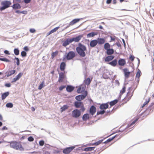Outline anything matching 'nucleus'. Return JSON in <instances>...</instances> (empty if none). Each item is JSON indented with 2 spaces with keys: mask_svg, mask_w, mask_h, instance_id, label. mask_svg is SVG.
<instances>
[{
  "mask_svg": "<svg viewBox=\"0 0 154 154\" xmlns=\"http://www.w3.org/2000/svg\"><path fill=\"white\" fill-rule=\"evenodd\" d=\"M69 44L72 42L71 38H67Z\"/></svg>",
  "mask_w": 154,
  "mask_h": 154,
  "instance_id": "338daca9",
  "label": "nucleus"
},
{
  "mask_svg": "<svg viewBox=\"0 0 154 154\" xmlns=\"http://www.w3.org/2000/svg\"><path fill=\"white\" fill-rule=\"evenodd\" d=\"M0 60L7 62H10L9 60L6 57L0 58Z\"/></svg>",
  "mask_w": 154,
  "mask_h": 154,
  "instance_id": "c03bdc74",
  "label": "nucleus"
},
{
  "mask_svg": "<svg viewBox=\"0 0 154 154\" xmlns=\"http://www.w3.org/2000/svg\"><path fill=\"white\" fill-rule=\"evenodd\" d=\"M103 139L101 140H98V141H97L96 142H95L94 144H95V145L97 146V145H99L103 142Z\"/></svg>",
  "mask_w": 154,
  "mask_h": 154,
  "instance_id": "8fccbe9b",
  "label": "nucleus"
},
{
  "mask_svg": "<svg viewBox=\"0 0 154 154\" xmlns=\"http://www.w3.org/2000/svg\"><path fill=\"white\" fill-rule=\"evenodd\" d=\"M106 112L105 110H102L100 111H97V113L96 115L98 116L100 114L103 115Z\"/></svg>",
  "mask_w": 154,
  "mask_h": 154,
  "instance_id": "58836bf2",
  "label": "nucleus"
},
{
  "mask_svg": "<svg viewBox=\"0 0 154 154\" xmlns=\"http://www.w3.org/2000/svg\"><path fill=\"white\" fill-rule=\"evenodd\" d=\"M24 51H29V48H28V46H26L24 47L23 48Z\"/></svg>",
  "mask_w": 154,
  "mask_h": 154,
  "instance_id": "13d9d810",
  "label": "nucleus"
},
{
  "mask_svg": "<svg viewBox=\"0 0 154 154\" xmlns=\"http://www.w3.org/2000/svg\"><path fill=\"white\" fill-rule=\"evenodd\" d=\"M88 94V91H85L84 93H83L82 94L76 96L75 99L78 101H81V100L84 99L86 97Z\"/></svg>",
  "mask_w": 154,
  "mask_h": 154,
  "instance_id": "39448f33",
  "label": "nucleus"
},
{
  "mask_svg": "<svg viewBox=\"0 0 154 154\" xmlns=\"http://www.w3.org/2000/svg\"><path fill=\"white\" fill-rule=\"evenodd\" d=\"M152 109V108L148 107L144 111L145 112V115L146 116L149 115Z\"/></svg>",
  "mask_w": 154,
  "mask_h": 154,
  "instance_id": "2f4dec72",
  "label": "nucleus"
},
{
  "mask_svg": "<svg viewBox=\"0 0 154 154\" xmlns=\"http://www.w3.org/2000/svg\"><path fill=\"white\" fill-rule=\"evenodd\" d=\"M76 151H80L82 150V151H84V149H83L82 147H79L78 148L76 149Z\"/></svg>",
  "mask_w": 154,
  "mask_h": 154,
  "instance_id": "e2e57ef3",
  "label": "nucleus"
},
{
  "mask_svg": "<svg viewBox=\"0 0 154 154\" xmlns=\"http://www.w3.org/2000/svg\"><path fill=\"white\" fill-rule=\"evenodd\" d=\"M60 27V26H57V27L53 29H52L51 30L50 32H52V33H53L55 32L57 30H58L59 28Z\"/></svg>",
  "mask_w": 154,
  "mask_h": 154,
  "instance_id": "de8ad7c7",
  "label": "nucleus"
},
{
  "mask_svg": "<svg viewBox=\"0 0 154 154\" xmlns=\"http://www.w3.org/2000/svg\"><path fill=\"white\" fill-rule=\"evenodd\" d=\"M1 4L2 5L0 6L1 11H2L10 7L12 3L10 1L4 0L2 1Z\"/></svg>",
  "mask_w": 154,
  "mask_h": 154,
  "instance_id": "7ed1b4c3",
  "label": "nucleus"
},
{
  "mask_svg": "<svg viewBox=\"0 0 154 154\" xmlns=\"http://www.w3.org/2000/svg\"><path fill=\"white\" fill-rule=\"evenodd\" d=\"M14 60H16V64L17 66H19L20 64V61L19 58L15 57Z\"/></svg>",
  "mask_w": 154,
  "mask_h": 154,
  "instance_id": "09e8293b",
  "label": "nucleus"
},
{
  "mask_svg": "<svg viewBox=\"0 0 154 154\" xmlns=\"http://www.w3.org/2000/svg\"><path fill=\"white\" fill-rule=\"evenodd\" d=\"M118 64L119 66H124L126 64L125 59L123 58L120 59L118 61Z\"/></svg>",
  "mask_w": 154,
  "mask_h": 154,
  "instance_id": "f8f14e48",
  "label": "nucleus"
},
{
  "mask_svg": "<svg viewBox=\"0 0 154 154\" xmlns=\"http://www.w3.org/2000/svg\"><path fill=\"white\" fill-rule=\"evenodd\" d=\"M123 71L124 74L125 79L128 78L130 76L131 72L128 71V69L127 68L124 69H123Z\"/></svg>",
  "mask_w": 154,
  "mask_h": 154,
  "instance_id": "1a4fd4ad",
  "label": "nucleus"
},
{
  "mask_svg": "<svg viewBox=\"0 0 154 154\" xmlns=\"http://www.w3.org/2000/svg\"><path fill=\"white\" fill-rule=\"evenodd\" d=\"M13 9L14 10H16L20 9L21 8V6L19 3H14L12 6Z\"/></svg>",
  "mask_w": 154,
  "mask_h": 154,
  "instance_id": "f3484780",
  "label": "nucleus"
},
{
  "mask_svg": "<svg viewBox=\"0 0 154 154\" xmlns=\"http://www.w3.org/2000/svg\"><path fill=\"white\" fill-rule=\"evenodd\" d=\"M97 44V40L94 39L91 41L90 43V45L91 47H94Z\"/></svg>",
  "mask_w": 154,
  "mask_h": 154,
  "instance_id": "dca6fc26",
  "label": "nucleus"
},
{
  "mask_svg": "<svg viewBox=\"0 0 154 154\" xmlns=\"http://www.w3.org/2000/svg\"><path fill=\"white\" fill-rule=\"evenodd\" d=\"M66 66V63L65 62H62L60 65V70L62 71L65 72V69Z\"/></svg>",
  "mask_w": 154,
  "mask_h": 154,
  "instance_id": "412c9836",
  "label": "nucleus"
},
{
  "mask_svg": "<svg viewBox=\"0 0 154 154\" xmlns=\"http://www.w3.org/2000/svg\"><path fill=\"white\" fill-rule=\"evenodd\" d=\"M115 57V56L114 55H109L108 56H107L104 59V60L106 62H109L112 60Z\"/></svg>",
  "mask_w": 154,
  "mask_h": 154,
  "instance_id": "a211bd4d",
  "label": "nucleus"
},
{
  "mask_svg": "<svg viewBox=\"0 0 154 154\" xmlns=\"http://www.w3.org/2000/svg\"><path fill=\"white\" fill-rule=\"evenodd\" d=\"M89 116L88 113L84 114L82 116V119L83 121H86L89 119Z\"/></svg>",
  "mask_w": 154,
  "mask_h": 154,
  "instance_id": "cd10ccee",
  "label": "nucleus"
},
{
  "mask_svg": "<svg viewBox=\"0 0 154 154\" xmlns=\"http://www.w3.org/2000/svg\"><path fill=\"white\" fill-rule=\"evenodd\" d=\"M141 75V71L139 70L138 69L136 75V77L138 79H139L140 76Z\"/></svg>",
  "mask_w": 154,
  "mask_h": 154,
  "instance_id": "e433bc0d",
  "label": "nucleus"
},
{
  "mask_svg": "<svg viewBox=\"0 0 154 154\" xmlns=\"http://www.w3.org/2000/svg\"><path fill=\"white\" fill-rule=\"evenodd\" d=\"M118 102V100L116 99L113 100H112L109 103V105H110V107H111L112 106L115 105Z\"/></svg>",
  "mask_w": 154,
  "mask_h": 154,
  "instance_id": "a878e982",
  "label": "nucleus"
},
{
  "mask_svg": "<svg viewBox=\"0 0 154 154\" xmlns=\"http://www.w3.org/2000/svg\"><path fill=\"white\" fill-rule=\"evenodd\" d=\"M9 94V92L7 91L3 93L2 95V100H4Z\"/></svg>",
  "mask_w": 154,
  "mask_h": 154,
  "instance_id": "c85d7f7f",
  "label": "nucleus"
},
{
  "mask_svg": "<svg viewBox=\"0 0 154 154\" xmlns=\"http://www.w3.org/2000/svg\"><path fill=\"white\" fill-rule=\"evenodd\" d=\"M95 148V147H88L84 148V150L86 151H90L94 150Z\"/></svg>",
  "mask_w": 154,
  "mask_h": 154,
  "instance_id": "7c9ffc66",
  "label": "nucleus"
},
{
  "mask_svg": "<svg viewBox=\"0 0 154 154\" xmlns=\"http://www.w3.org/2000/svg\"><path fill=\"white\" fill-rule=\"evenodd\" d=\"M31 0H24V2L26 4H28L31 2Z\"/></svg>",
  "mask_w": 154,
  "mask_h": 154,
  "instance_id": "0e129e2a",
  "label": "nucleus"
},
{
  "mask_svg": "<svg viewBox=\"0 0 154 154\" xmlns=\"http://www.w3.org/2000/svg\"><path fill=\"white\" fill-rule=\"evenodd\" d=\"M77 52L81 57H84L86 56L85 51H86V47L81 43H79L78 46L76 48Z\"/></svg>",
  "mask_w": 154,
  "mask_h": 154,
  "instance_id": "f257e3e1",
  "label": "nucleus"
},
{
  "mask_svg": "<svg viewBox=\"0 0 154 154\" xmlns=\"http://www.w3.org/2000/svg\"><path fill=\"white\" fill-rule=\"evenodd\" d=\"M68 108L69 106L67 105H64L60 108L61 111L62 112H63L68 109Z\"/></svg>",
  "mask_w": 154,
  "mask_h": 154,
  "instance_id": "473e14b6",
  "label": "nucleus"
},
{
  "mask_svg": "<svg viewBox=\"0 0 154 154\" xmlns=\"http://www.w3.org/2000/svg\"><path fill=\"white\" fill-rule=\"evenodd\" d=\"M80 108H81L80 110L82 112H84L85 109V108L83 104L82 105V106L80 107Z\"/></svg>",
  "mask_w": 154,
  "mask_h": 154,
  "instance_id": "6e6d98bb",
  "label": "nucleus"
},
{
  "mask_svg": "<svg viewBox=\"0 0 154 154\" xmlns=\"http://www.w3.org/2000/svg\"><path fill=\"white\" fill-rule=\"evenodd\" d=\"M81 19L75 18L73 20L69 23V25H72L79 22Z\"/></svg>",
  "mask_w": 154,
  "mask_h": 154,
  "instance_id": "b1692460",
  "label": "nucleus"
},
{
  "mask_svg": "<svg viewBox=\"0 0 154 154\" xmlns=\"http://www.w3.org/2000/svg\"><path fill=\"white\" fill-rule=\"evenodd\" d=\"M135 57L134 56L130 55L129 59L132 61H133Z\"/></svg>",
  "mask_w": 154,
  "mask_h": 154,
  "instance_id": "680f3d73",
  "label": "nucleus"
},
{
  "mask_svg": "<svg viewBox=\"0 0 154 154\" xmlns=\"http://www.w3.org/2000/svg\"><path fill=\"white\" fill-rule=\"evenodd\" d=\"M85 91V88L84 87H83L82 88L81 87H79L78 88L77 90V92L78 94H79L82 92H83V93H84Z\"/></svg>",
  "mask_w": 154,
  "mask_h": 154,
  "instance_id": "c756f323",
  "label": "nucleus"
},
{
  "mask_svg": "<svg viewBox=\"0 0 154 154\" xmlns=\"http://www.w3.org/2000/svg\"><path fill=\"white\" fill-rule=\"evenodd\" d=\"M14 52L16 55H18L19 54L20 50L18 48H15L14 50Z\"/></svg>",
  "mask_w": 154,
  "mask_h": 154,
  "instance_id": "f704fd0d",
  "label": "nucleus"
},
{
  "mask_svg": "<svg viewBox=\"0 0 154 154\" xmlns=\"http://www.w3.org/2000/svg\"><path fill=\"white\" fill-rule=\"evenodd\" d=\"M16 71L15 70H9L7 71L5 73L6 74V75L8 77H9L14 74L15 73Z\"/></svg>",
  "mask_w": 154,
  "mask_h": 154,
  "instance_id": "5701e85b",
  "label": "nucleus"
},
{
  "mask_svg": "<svg viewBox=\"0 0 154 154\" xmlns=\"http://www.w3.org/2000/svg\"><path fill=\"white\" fill-rule=\"evenodd\" d=\"M4 53L6 54L9 55L10 54L9 51L7 50H5L4 51Z\"/></svg>",
  "mask_w": 154,
  "mask_h": 154,
  "instance_id": "69168bd1",
  "label": "nucleus"
},
{
  "mask_svg": "<svg viewBox=\"0 0 154 154\" xmlns=\"http://www.w3.org/2000/svg\"><path fill=\"white\" fill-rule=\"evenodd\" d=\"M44 143L45 142L43 140H41L39 142V145L41 146H43L44 145Z\"/></svg>",
  "mask_w": 154,
  "mask_h": 154,
  "instance_id": "5fc2aeb1",
  "label": "nucleus"
},
{
  "mask_svg": "<svg viewBox=\"0 0 154 154\" xmlns=\"http://www.w3.org/2000/svg\"><path fill=\"white\" fill-rule=\"evenodd\" d=\"M60 152V151L59 149H58V150L54 149L53 150V153H55V154L58 153H59Z\"/></svg>",
  "mask_w": 154,
  "mask_h": 154,
  "instance_id": "bf43d9fd",
  "label": "nucleus"
},
{
  "mask_svg": "<svg viewBox=\"0 0 154 154\" xmlns=\"http://www.w3.org/2000/svg\"><path fill=\"white\" fill-rule=\"evenodd\" d=\"M150 98H149L147 101H146L144 103L143 106H142V108L143 107L147 104L150 101Z\"/></svg>",
  "mask_w": 154,
  "mask_h": 154,
  "instance_id": "3c124183",
  "label": "nucleus"
},
{
  "mask_svg": "<svg viewBox=\"0 0 154 154\" xmlns=\"http://www.w3.org/2000/svg\"><path fill=\"white\" fill-rule=\"evenodd\" d=\"M78 146V145H77L66 147L63 150V152L65 154H68L75 148V146Z\"/></svg>",
  "mask_w": 154,
  "mask_h": 154,
  "instance_id": "423d86ee",
  "label": "nucleus"
},
{
  "mask_svg": "<svg viewBox=\"0 0 154 154\" xmlns=\"http://www.w3.org/2000/svg\"><path fill=\"white\" fill-rule=\"evenodd\" d=\"M36 31L33 28H31L29 29V32L32 33H34Z\"/></svg>",
  "mask_w": 154,
  "mask_h": 154,
  "instance_id": "4d7b16f0",
  "label": "nucleus"
},
{
  "mask_svg": "<svg viewBox=\"0 0 154 154\" xmlns=\"http://www.w3.org/2000/svg\"><path fill=\"white\" fill-rule=\"evenodd\" d=\"M91 82V80L89 78H88L85 80V84L88 85L90 84Z\"/></svg>",
  "mask_w": 154,
  "mask_h": 154,
  "instance_id": "c9c22d12",
  "label": "nucleus"
},
{
  "mask_svg": "<svg viewBox=\"0 0 154 154\" xmlns=\"http://www.w3.org/2000/svg\"><path fill=\"white\" fill-rule=\"evenodd\" d=\"M11 148L16 150H19L20 151H23L24 149L21 144L20 142L17 141H14L9 142Z\"/></svg>",
  "mask_w": 154,
  "mask_h": 154,
  "instance_id": "f03ea898",
  "label": "nucleus"
},
{
  "mask_svg": "<svg viewBox=\"0 0 154 154\" xmlns=\"http://www.w3.org/2000/svg\"><path fill=\"white\" fill-rule=\"evenodd\" d=\"M65 54L63 58V61L66 59L68 60H71L75 56V53L72 51H70L67 53H66Z\"/></svg>",
  "mask_w": 154,
  "mask_h": 154,
  "instance_id": "20e7f679",
  "label": "nucleus"
},
{
  "mask_svg": "<svg viewBox=\"0 0 154 154\" xmlns=\"http://www.w3.org/2000/svg\"><path fill=\"white\" fill-rule=\"evenodd\" d=\"M75 87L71 85H68L66 87V91L69 92H72L74 89Z\"/></svg>",
  "mask_w": 154,
  "mask_h": 154,
  "instance_id": "4be33fe9",
  "label": "nucleus"
},
{
  "mask_svg": "<svg viewBox=\"0 0 154 154\" xmlns=\"http://www.w3.org/2000/svg\"><path fill=\"white\" fill-rule=\"evenodd\" d=\"M96 108L94 106H91L89 109V113L92 115L93 116L96 111Z\"/></svg>",
  "mask_w": 154,
  "mask_h": 154,
  "instance_id": "ddd939ff",
  "label": "nucleus"
},
{
  "mask_svg": "<svg viewBox=\"0 0 154 154\" xmlns=\"http://www.w3.org/2000/svg\"><path fill=\"white\" fill-rule=\"evenodd\" d=\"M108 64L112 66L115 67L118 64V61L116 59H115L111 61L108 63Z\"/></svg>",
  "mask_w": 154,
  "mask_h": 154,
  "instance_id": "aec40b11",
  "label": "nucleus"
},
{
  "mask_svg": "<svg viewBox=\"0 0 154 154\" xmlns=\"http://www.w3.org/2000/svg\"><path fill=\"white\" fill-rule=\"evenodd\" d=\"M44 81H43L38 86V90H41L44 86Z\"/></svg>",
  "mask_w": 154,
  "mask_h": 154,
  "instance_id": "79ce46f5",
  "label": "nucleus"
},
{
  "mask_svg": "<svg viewBox=\"0 0 154 154\" xmlns=\"http://www.w3.org/2000/svg\"><path fill=\"white\" fill-rule=\"evenodd\" d=\"M34 138L33 137L31 136H29L28 137V140L29 142H32L34 140Z\"/></svg>",
  "mask_w": 154,
  "mask_h": 154,
  "instance_id": "603ef678",
  "label": "nucleus"
},
{
  "mask_svg": "<svg viewBox=\"0 0 154 154\" xmlns=\"http://www.w3.org/2000/svg\"><path fill=\"white\" fill-rule=\"evenodd\" d=\"M126 87L125 86H123V88H122V90L120 91V94H123L125 93V90H126Z\"/></svg>",
  "mask_w": 154,
  "mask_h": 154,
  "instance_id": "49530a36",
  "label": "nucleus"
},
{
  "mask_svg": "<svg viewBox=\"0 0 154 154\" xmlns=\"http://www.w3.org/2000/svg\"><path fill=\"white\" fill-rule=\"evenodd\" d=\"M109 103L108 102L106 103H102L100 106V109L101 110H105L109 107Z\"/></svg>",
  "mask_w": 154,
  "mask_h": 154,
  "instance_id": "9d476101",
  "label": "nucleus"
},
{
  "mask_svg": "<svg viewBox=\"0 0 154 154\" xmlns=\"http://www.w3.org/2000/svg\"><path fill=\"white\" fill-rule=\"evenodd\" d=\"M21 56L23 57H25L27 55V53L25 51H22L21 53Z\"/></svg>",
  "mask_w": 154,
  "mask_h": 154,
  "instance_id": "a18cd8bd",
  "label": "nucleus"
},
{
  "mask_svg": "<svg viewBox=\"0 0 154 154\" xmlns=\"http://www.w3.org/2000/svg\"><path fill=\"white\" fill-rule=\"evenodd\" d=\"M97 34V32H92L88 34L87 35V37L88 38L92 37Z\"/></svg>",
  "mask_w": 154,
  "mask_h": 154,
  "instance_id": "6ab92c4d",
  "label": "nucleus"
},
{
  "mask_svg": "<svg viewBox=\"0 0 154 154\" xmlns=\"http://www.w3.org/2000/svg\"><path fill=\"white\" fill-rule=\"evenodd\" d=\"M110 37L111 39V41L109 42H110L111 41H113L115 40V38L114 37H112V36H110Z\"/></svg>",
  "mask_w": 154,
  "mask_h": 154,
  "instance_id": "774afa93",
  "label": "nucleus"
},
{
  "mask_svg": "<svg viewBox=\"0 0 154 154\" xmlns=\"http://www.w3.org/2000/svg\"><path fill=\"white\" fill-rule=\"evenodd\" d=\"M58 51H56L54 52H53L51 54V57L53 59L55 57L57 56L58 54Z\"/></svg>",
  "mask_w": 154,
  "mask_h": 154,
  "instance_id": "37998d69",
  "label": "nucleus"
},
{
  "mask_svg": "<svg viewBox=\"0 0 154 154\" xmlns=\"http://www.w3.org/2000/svg\"><path fill=\"white\" fill-rule=\"evenodd\" d=\"M13 106V104L12 103H7L6 105V106L7 108H12Z\"/></svg>",
  "mask_w": 154,
  "mask_h": 154,
  "instance_id": "ea45409f",
  "label": "nucleus"
},
{
  "mask_svg": "<svg viewBox=\"0 0 154 154\" xmlns=\"http://www.w3.org/2000/svg\"><path fill=\"white\" fill-rule=\"evenodd\" d=\"M72 115L74 118H78L81 116V111L77 109H74L72 112Z\"/></svg>",
  "mask_w": 154,
  "mask_h": 154,
  "instance_id": "0eeeda50",
  "label": "nucleus"
},
{
  "mask_svg": "<svg viewBox=\"0 0 154 154\" xmlns=\"http://www.w3.org/2000/svg\"><path fill=\"white\" fill-rule=\"evenodd\" d=\"M83 35H79L75 37H74L71 38L72 42H79L83 37Z\"/></svg>",
  "mask_w": 154,
  "mask_h": 154,
  "instance_id": "9b49d317",
  "label": "nucleus"
},
{
  "mask_svg": "<svg viewBox=\"0 0 154 154\" xmlns=\"http://www.w3.org/2000/svg\"><path fill=\"white\" fill-rule=\"evenodd\" d=\"M23 75V73H19L15 77L13 78L12 81L11 82L12 83L15 82L19 80L20 79L21 77Z\"/></svg>",
  "mask_w": 154,
  "mask_h": 154,
  "instance_id": "4468645a",
  "label": "nucleus"
},
{
  "mask_svg": "<svg viewBox=\"0 0 154 154\" xmlns=\"http://www.w3.org/2000/svg\"><path fill=\"white\" fill-rule=\"evenodd\" d=\"M97 44L99 45H102L105 42V39L103 38H98L97 39Z\"/></svg>",
  "mask_w": 154,
  "mask_h": 154,
  "instance_id": "393cba45",
  "label": "nucleus"
},
{
  "mask_svg": "<svg viewBox=\"0 0 154 154\" xmlns=\"http://www.w3.org/2000/svg\"><path fill=\"white\" fill-rule=\"evenodd\" d=\"M66 87L65 85H61L59 88V89L60 91H62L64 88Z\"/></svg>",
  "mask_w": 154,
  "mask_h": 154,
  "instance_id": "864d4df0",
  "label": "nucleus"
},
{
  "mask_svg": "<svg viewBox=\"0 0 154 154\" xmlns=\"http://www.w3.org/2000/svg\"><path fill=\"white\" fill-rule=\"evenodd\" d=\"M106 51V53L108 55H111L114 53V50L112 48H109Z\"/></svg>",
  "mask_w": 154,
  "mask_h": 154,
  "instance_id": "bb28decb",
  "label": "nucleus"
},
{
  "mask_svg": "<svg viewBox=\"0 0 154 154\" xmlns=\"http://www.w3.org/2000/svg\"><path fill=\"white\" fill-rule=\"evenodd\" d=\"M11 84L10 83H6L5 85V86L8 88H9L11 86Z\"/></svg>",
  "mask_w": 154,
  "mask_h": 154,
  "instance_id": "052dcab7",
  "label": "nucleus"
},
{
  "mask_svg": "<svg viewBox=\"0 0 154 154\" xmlns=\"http://www.w3.org/2000/svg\"><path fill=\"white\" fill-rule=\"evenodd\" d=\"M59 77L58 80V82H62L63 80L66 79V75L65 74V72H59Z\"/></svg>",
  "mask_w": 154,
  "mask_h": 154,
  "instance_id": "6e6552de",
  "label": "nucleus"
},
{
  "mask_svg": "<svg viewBox=\"0 0 154 154\" xmlns=\"http://www.w3.org/2000/svg\"><path fill=\"white\" fill-rule=\"evenodd\" d=\"M68 42V40L66 39L64 41L62 44V46L64 47H66L67 46L69 45Z\"/></svg>",
  "mask_w": 154,
  "mask_h": 154,
  "instance_id": "4c0bfd02",
  "label": "nucleus"
},
{
  "mask_svg": "<svg viewBox=\"0 0 154 154\" xmlns=\"http://www.w3.org/2000/svg\"><path fill=\"white\" fill-rule=\"evenodd\" d=\"M138 118H136L135 119L134 121H133L129 125H128V126H127L126 128H128L135 123L138 120Z\"/></svg>",
  "mask_w": 154,
  "mask_h": 154,
  "instance_id": "a19ab883",
  "label": "nucleus"
},
{
  "mask_svg": "<svg viewBox=\"0 0 154 154\" xmlns=\"http://www.w3.org/2000/svg\"><path fill=\"white\" fill-rule=\"evenodd\" d=\"M110 45L109 43L107 42L105 43L104 45V48L106 50L110 48Z\"/></svg>",
  "mask_w": 154,
  "mask_h": 154,
  "instance_id": "72a5a7b5",
  "label": "nucleus"
},
{
  "mask_svg": "<svg viewBox=\"0 0 154 154\" xmlns=\"http://www.w3.org/2000/svg\"><path fill=\"white\" fill-rule=\"evenodd\" d=\"M83 104L82 102L78 100L75 101L74 103V106L76 108H80Z\"/></svg>",
  "mask_w": 154,
  "mask_h": 154,
  "instance_id": "2eb2a0df",
  "label": "nucleus"
}]
</instances>
